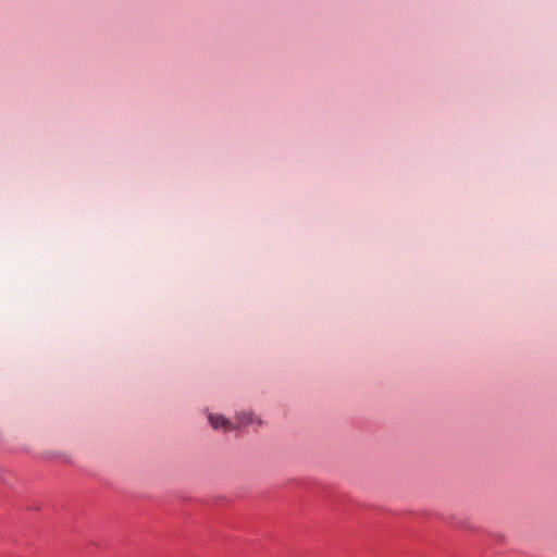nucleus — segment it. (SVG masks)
I'll return each instance as SVG.
<instances>
[{"label":"nucleus","instance_id":"nucleus-1","mask_svg":"<svg viewBox=\"0 0 557 557\" xmlns=\"http://www.w3.org/2000/svg\"><path fill=\"white\" fill-rule=\"evenodd\" d=\"M209 422L215 430H223L225 432L234 430L233 422L222 414H209Z\"/></svg>","mask_w":557,"mask_h":557},{"label":"nucleus","instance_id":"nucleus-2","mask_svg":"<svg viewBox=\"0 0 557 557\" xmlns=\"http://www.w3.org/2000/svg\"><path fill=\"white\" fill-rule=\"evenodd\" d=\"M257 421H258V419L255 417V414L252 412L242 411L236 416V421L233 422V425L235 426V429H237V428H242V426H247Z\"/></svg>","mask_w":557,"mask_h":557}]
</instances>
